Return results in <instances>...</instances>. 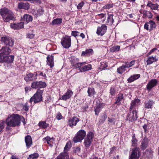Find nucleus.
<instances>
[{"label":"nucleus","mask_w":159,"mask_h":159,"mask_svg":"<svg viewBox=\"0 0 159 159\" xmlns=\"http://www.w3.org/2000/svg\"><path fill=\"white\" fill-rule=\"evenodd\" d=\"M22 118L23 117L22 116L17 114H13L8 116L6 120V123L7 126L15 127L20 125V121Z\"/></svg>","instance_id":"1"},{"label":"nucleus","mask_w":159,"mask_h":159,"mask_svg":"<svg viewBox=\"0 0 159 159\" xmlns=\"http://www.w3.org/2000/svg\"><path fill=\"white\" fill-rule=\"evenodd\" d=\"M157 50V48H154L151 49L147 55L148 57L146 62L147 65H150L154 62H156L158 61V59L156 56V53L155 52Z\"/></svg>","instance_id":"2"},{"label":"nucleus","mask_w":159,"mask_h":159,"mask_svg":"<svg viewBox=\"0 0 159 159\" xmlns=\"http://www.w3.org/2000/svg\"><path fill=\"white\" fill-rule=\"evenodd\" d=\"M43 90H38L37 92L32 97L30 100V102L32 103L34 102V103H36L42 100Z\"/></svg>","instance_id":"3"},{"label":"nucleus","mask_w":159,"mask_h":159,"mask_svg":"<svg viewBox=\"0 0 159 159\" xmlns=\"http://www.w3.org/2000/svg\"><path fill=\"white\" fill-rule=\"evenodd\" d=\"M138 118L137 115V111L136 110H132L130 111L129 109V111L127 114L126 121H128L129 122H133L136 120Z\"/></svg>","instance_id":"4"},{"label":"nucleus","mask_w":159,"mask_h":159,"mask_svg":"<svg viewBox=\"0 0 159 159\" xmlns=\"http://www.w3.org/2000/svg\"><path fill=\"white\" fill-rule=\"evenodd\" d=\"M14 56L13 55L8 56L3 53H0V62H6L11 63L13 62Z\"/></svg>","instance_id":"5"},{"label":"nucleus","mask_w":159,"mask_h":159,"mask_svg":"<svg viewBox=\"0 0 159 159\" xmlns=\"http://www.w3.org/2000/svg\"><path fill=\"white\" fill-rule=\"evenodd\" d=\"M86 135L85 131L84 130H79L74 138L73 140L75 143L81 142Z\"/></svg>","instance_id":"6"},{"label":"nucleus","mask_w":159,"mask_h":159,"mask_svg":"<svg viewBox=\"0 0 159 159\" xmlns=\"http://www.w3.org/2000/svg\"><path fill=\"white\" fill-rule=\"evenodd\" d=\"M61 43L64 48H68L71 46V39L70 36H66L63 37L61 39Z\"/></svg>","instance_id":"7"},{"label":"nucleus","mask_w":159,"mask_h":159,"mask_svg":"<svg viewBox=\"0 0 159 159\" xmlns=\"http://www.w3.org/2000/svg\"><path fill=\"white\" fill-rule=\"evenodd\" d=\"M93 137L94 134L92 132H89L88 133L86 137L84 140V144L85 147L87 148L89 147Z\"/></svg>","instance_id":"8"},{"label":"nucleus","mask_w":159,"mask_h":159,"mask_svg":"<svg viewBox=\"0 0 159 159\" xmlns=\"http://www.w3.org/2000/svg\"><path fill=\"white\" fill-rule=\"evenodd\" d=\"M140 155L139 148L135 147L132 149L129 158L130 159H138L139 158Z\"/></svg>","instance_id":"9"},{"label":"nucleus","mask_w":159,"mask_h":159,"mask_svg":"<svg viewBox=\"0 0 159 159\" xmlns=\"http://www.w3.org/2000/svg\"><path fill=\"white\" fill-rule=\"evenodd\" d=\"M0 41L4 44L10 47H12L14 45V41L9 37H2L0 38Z\"/></svg>","instance_id":"10"},{"label":"nucleus","mask_w":159,"mask_h":159,"mask_svg":"<svg viewBox=\"0 0 159 159\" xmlns=\"http://www.w3.org/2000/svg\"><path fill=\"white\" fill-rule=\"evenodd\" d=\"M46 86V83L42 81H34L32 83L31 85L32 88L34 89L43 88Z\"/></svg>","instance_id":"11"},{"label":"nucleus","mask_w":159,"mask_h":159,"mask_svg":"<svg viewBox=\"0 0 159 159\" xmlns=\"http://www.w3.org/2000/svg\"><path fill=\"white\" fill-rule=\"evenodd\" d=\"M156 26V24L153 21L150 20L148 22L145 23L144 25V28L147 30H149L151 31L154 29Z\"/></svg>","instance_id":"12"},{"label":"nucleus","mask_w":159,"mask_h":159,"mask_svg":"<svg viewBox=\"0 0 159 159\" xmlns=\"http://www.w3.org/2000/svg\"><path fill=\"white\" fill-rule=\"evenodd\" d=\"M37 74L36 72L26 74L24 77L25 80L26 82L32 81L37 79Z\"/></svg>","instance_id":"13"},{"label":"nucleus","mask_w":159,"mask_h":159,"mask_svg":"<svg viewBox=\"0 0 159 159\" xmlns=\"http://www.w3.org/2000/svg\"><path fill=\"white\" fill-rule=\"evenodd\" d=\"M107 26L105 24L102 25L101 26L98 27L96 33L98 35L102 36L106 32Z\"/></svg>","instance_id":"14"},{"label":"nucleus","mask_w":159,"mask_h":159,"mask_svg":"<svg viewBox=\"0 0 159 159\" xmlns=\"http://www.w3.org/2000/svg\"><path fill=\"white\" fill-rule=\"evenodd\" d=\"M158 82L155 79H152L148 83L146 86V88L147 90L149 91L153 87L156 86Z\"/></svg>","instance_id":"15"},{"label":"nucleus","mask_w":159,"mask_h":159,"mask_svg":"<svg viewBox=\"0 0 159 159\" xmlns=\"http://www.w3.org/2000/svg\"><path fill=\"white\" fill-rule=\"evenodd\" d=\"M73 94V92L72 91L68 89L66 93L63 95L62 97L60 98V99L66 101L67 100L69 99L72 96Z\"/></svg>","instance_id":"16"},{"label":"nucleus","mask_w":159,"mask_h":159,"mask_svg":"<svg viewBox=\"0 0 159 159\" xmlns=\"http://www.w3.org/2000/svg\"><path fill=\"white\" fill-rule=\"evenodd\" d=\"M12 11L6 8H3L0 9V14L3 19Z\"/></svg>","instance_id":"17"},{"label":"nucleus","mask_w":159,"mask_h":159,"mask_svg":"<svg viewBox=\"0 0 159 159\" xmlns=\"http://www.w3.org/2000/svg\"><path fill=\"white\" fill-rule=\"evenodd\" d=\"M43 141L44 143H47L50 146L52 147L54 142V139L48 136L43 138Z\"/></svg>","instance_id":"18"},{"label":"nucleus","mask_w":159,"mask_h":159,"mask_svg":"<svg viewBox=\"0 0 159 159\" xmlns=\"http://www.w3.org/2000/svg\"><path fill=\"white\" fill-rule=\"evenodd\" d=\"M78 118L74 117L70 118L68 121V124L71 127H73L76 125L77 123L79 121Z\"/></svg>","instance_id":"19"},{"label":"nucleus","mask_w":159,"mask_h":159,"mask_svg":"<svg viewBox=\"0 0 159 159\" xmlns=\"http://www.w3.org/2000/svg\"><path fill=\"white\" fill-rule=\"evenodd\" d=\"M54 56L53 55H48L47 57V64L51 68L54 66Z\"/></svg>","instance_id":"20"},{"label":"nucleus","mask_w":159,"mask_h":159,"mask_svg":"<svg viewBox=\"0 0 159 159\" xmlns=\"http://www.w3.org/2000/svg\"><path fill=\"white\" fill-rule=\"evenodd\" d=\"M148 142V139L147 137H145L142 141L140 145V148L142 150L145 149L147 147Z\"/></svg>","instance_id":"21"},{"label":"nucleus","mask_w":159,"mask_h":159,"mask_svg":"<svg viewBox=\"0 0 159 159\" xmlns=\"http://www.w3.org/2000/svg\"><path fill=\"white\" fill-rule=\"evenodd\" d=\"M18 7L19 9L28 10L30 7V4L28 3L19 2Z\"/></svg>","instance_id":"22"},{"label":"nucleus","mask_w":159,"mask_h":159,"mask_svg":"<svg viewBox=\"0 0 159 159\" xmlns=\"http://www.w3.org/2000/svg\"><path fill=\"white\" fill-rule=\"evenodd\" d=\"M11 28L14 30H18L23 28L24 27V23L21 22L17 24H11Z\"/></svg>","instance_id":"23"},{"label":"nucleus","mask_w":159,"mask_h":159,"mask_svg":"<svg viewBox=\"0 0 159 159\" xmlns=\"http://www.w3.org/2000/svg\"><path fill=\"white\" fill-rule=\"evenodd\" d=\"M3 20L5 22H8L10 20H14L15 18L14 16V13L12 11L9 14H8Z\"/></svg>","instance_id":"24"},{"label":"nucleus","mask_w":159,"mask_h":159,"mask_svg":"<svg viewBox=\"0 0 159 159\" xmlns=\"http://www.w3.org/2000/svg\"><path fill=\"white\" fill-rule=\"evenodd\" d=\"M25 141L27 148H29L32 144V138L30 135H28L25 137Z\"/></svg>","instance_id":"25"},{"label":"nucleus","mask_w":159,"mask_h":159,"mask_svg":"<svg viewBox=\"0 0 159 159\" xmlns=\"http://www.w3.org/2000/svg\"><path fill=\"white\" fill-rule=\"evenodd\" d=\"M140 100L138 99H136L132 101L131 104V106L129 108L130 111L132 110H136L135 108L137 105L139 104Z\"/></svg>","instance_id":"26"},{"label":"nucleus","mask_w":159,"mask_h":159,"mask_svg":"<svg viewBox=\"0 0 159 159\" xmlns=\"http://www.w3.org/2000/svg\"><path fill=\"white\" fill-rule=\"evenodd\" d=\"M105 105V104L103 103L97 104L94 110L95 114L96 115H98L101 111V108H102Z\"/></svg>","instance_id":"27"},{"label":"nucleus","mask_w":159,"mask_h":159,"mask_svg":"<svg viewBox=\"0 0 159 159\" xmlns=\"http://www.w3.org/2000/svg\"><path fill=\"white\" fill-rule=\"evenodd\" d=\"M22 20L23 21H25L27 23H28L32 21L33 18L31 16L26 14L24 15L22 17Z\"/></svg>","instance_id":"28"},{"label":"nucleus","mask_w":159,"mask_h":159,"mask_svg":"<svg viewBox=\"0 0 159 159\" xmlns=\"http://www.w3.org/2000/svg\"><path fill=\"white\" fill-rule=\"evenodd\" d=\"M1 53L9 56V54L11 52V50L9 47L6 46L3 47L1 50Z\"/></svg>","instance_id":"29"},{"label":"nucleus","mask_w":159,"mask_h":159,"mask_svg":"<svg viewBox=\"0 0 159 159\" xmlns=\"http://www.w3.org/2000/svg\"><path fill=\"white\" fill-rule=\"evenodd\" d=\"M147 6L152 10H157L158 8L159 5L157 3L153 4L151 1H148Z\"/></svg>","instance_id":"30"},{"label":"nucleus","mask_w":159,"mask_h":159,"mask_svg":"<svg viewBox=\"0 0 159 159\" xmlns=\"http://www.w3.org/2000/svg\"><path fill=\"white\" fill-rule=\"evenodd\" d=\"M154 103L153 101L150 100H146L144 102V107L147 109L152 108L153 104Z\"/></svg>","instance_id":"31"},{"label":"nucleus","mask_w":159,"mask_h":159,"mask_svg":"<svg viewBox=\"0 0 159 159\" xmlns=\"http://www.w3.org/2000/svg\"><path fill=\"white\" fill-rule=\"evenodd\" d=\"M140 76V74H135L131 76L128 80V83H131L134 80L138 79Z\"/></svg>","instance_id":"32"},{"label":"nucleus","mask_w":159,"mask_h":159,"mask_svg":"<svg viewBox=\"0 0 159 159\" xmlns=\"http://www.w3.org/2000/svg\"><path fill=\"white\" fill-rule=\"evenodd\" d=\"M57 159H69V156L66 152H62L57 157Z\"/></svg>","instance_id":"33"},{"label":"nucleus","mask_w":159,"mask_h":159,"mask_svg":"<svg viewBox=\"0 0 159 159\" xmlns=\"http://www.w3.org/2000/svg\"><path fill=\"white\" fill-rule=\"evenodd\" d=\"M93 53V49L89 48L86 49L85 51H83L82 53V55L88 56L92 55Z\"/></svg>","instance_id":"34"},{"label":"nucleus","mask_w":159,"mask_h":159,"mask_svg":"<svg viewBox=\"0 0 159 159\" xmlns=\"http://www.w3.org/2000/svg\"><path fill=\"white\" fill-rule=\"evenodd\" d=\"M92 68L91 65L88 64L84 66H82L80 68V71L81 72H85L91 70Z\"/></svg>","instance_id":"35"},{"label":"nucleus","mask_w":159,"mask_h":159,"mask_svg":"<svg viewBox=\"0 0 159 159\" xmlns=\"http://www.w3.org/2000/svg\"><path fill=\"white\" fill-rule=\"evenodd\" d=\"M113 15L112 14H109L108 15L107 21L106 23L108 24V25H111L114 22V20L113 19Z\"/></svg>","instance_id":"36"},{"label":"nucleus","mask_w":159,"mask_h":159,"mask_svg":"<svg viewBox=\"0 0 159 159\" xmlns=\"http://www.w3.org/2000/svg\"><path fill=\"white\" fill-rule=\"evenodd\" d=\"M143 18H145L148 17L149 18H151L153 15L152 13L149 11H147V10H144L143 11Z\"/></svg>","instance_id":"37"},{"label":"nucleus","mask_w":159,"mask_h":159,"mask_svg":"<svg viewBox=\"0 0 159 159\" xmlns=\"http://www.w3.org/2000/svg\"><path fill=\"white\" fill-rule=\"evenodd\" d=\"M127 67L125 66V64L122 65L117 69V72L120 74H122L125 70V68Z\"/></svg>","instance_id":"38"},{"label":"nucleus","mask_w":159,"mask_h":159,"mask_svg":"<svg viewBox=\"0 0 159 159\" xmlns=\"http://www.w3.org/2000/svg\"><path fill=\"white\" fill-rule=\"evenodd\" d=\"M39 125L42 128L45 129L49 126V125L47 124L45 121H41L39 123Z\"/></svg>","instance_id":"39"},{"label":"nucleus","mask_w":159,"mask_h":159,"mask_svg":"<svg viewBox=\"0 0 159 159\" xmlns=\"http://www.w3.org/2000/svg\"><path fill=\"white\" fill-rule=\"evenodd\" d=\"M62 19L61 18H56L53 20L52 21V25H59L62 22Z\"/></svg>","instance_id":"40"},{"label":"nucleus","mask_w":159,"mask_h":159,"mask_svg":"<svg viewBox=\"0 0 159 159\" xmlns=\"http://www.w3.org/2000/svg\"><path fill=\"white\" fill-rule=\"evenodd\" d=\"M87 92L88 96L90 97L93 96L95 93L94 89L92 88H89Z\"/></svg>","instance_id":"41"},{"label":"nucleus","mask_w":159,"mask_h":159,"mask_svg":"<svg viewBox=\"0 0 159 159\" xmlns=\"http://www.w3.org/2000/svg\"><path fill=\"white\" fill-rule=\"evenodd\" d=\"M120 46L118 45H115L110 48V51L111 52H117L120 50Z\"/></svg>","instance_id":"42"},{"label":"nucleus","mask_w":159,"mask_h":159,"mask_svg":"<svg viewBox=\"0 0 159 159\" xmlns=\"http://www.w3.org/2000/svg\"><path fill=\"white\" fill-rule=\"evenodd\" d=\"M132 146L133 147H136L137 145L138 140L136 139L134 135H133L132 137Z\"/></svg>","instance_id":"43"},{"label":"nucleus","mask_w":159,"mask_h":159,"mask_svg":"<svg viewBox=\"0 0 159 159\" xmlns=\"http://www.w3.org/2000/svg\"><path fill=\"white\" fill-rule=\"evenodd\" d=\"M135 61V60H134L129 62H125V64L126 67H127V68H129L132 67L134 65Z\"/></svg>","instance_id":"44"},{"label":"nucleus","mask_w":159,"mask_h":159,"mask_svg":"<svg viewBox=\"0 0 159 159\" xmlns=\"http://www.w3.org/2000/svg\"><path fill=\"white\" fill-rule=\"evenodd\" d=\"M86 64V62H83L81 63H78L74 65V66L75 68H78L79 70L80 71V68L84 65Z\"/></svg>","instance_id":"45"},{"label":"nucleus","mask_w":159,"mask_h":159,"mask_svg":"<svg viewBox=\"0 0 159 159\" xmlns=\"http://www.w3.org/2000/svg\"><path fill=\"white\" fill-rule=\"evenodd\" d=\"M39 156V155L37 153H34L30 155L28 157V159H37Z\"/></svg>","instance_id":"46"},{"label":"nucleus","mask_w":159,"mask_h":159,"mask_svg":"<svg viewBox=\"0 0 159 159\" xmlns=\"http://www.w3.org/2000/svg\"><path fill=\"white\" fill-rule=\"evenodd\" d=\"M71 147V143L70 142H68L67 143L66 145L64 148V152H66L67 151H69Z\"/></svg>","instance_id":"47"},{"label":"nucleus","mask_w":159,"mask_h":159,"mask_svg":"<svg viewBox=\"0 0 159 159\" xmlns=\"http://www.w3.org/2000/svg\"><path fill=\"white\" fill-rule=\"evenodd\" d=\"M123 98V95L122 93H119L118 95L117 99L115 102V103H119Z\"/></svg>","instance_id":"48"},{"label":"nucleus","mask_w":159,"mask_h":159,"mask_svg":"<svg viewBox=\"0 0 159 159\" xmlns=\"http://www.w3.org/2000/svg\"><path fill=\"white\" fill-rule=\"evenodd\" d=\"M5 126V122L3 120L0 121V132L2 131Z\"/></svg>","instance_id":"49"},{"label":"nucleus","mask_w":159,"mask_h":159,"mask_svg":"<svg viewBox=\"0 0 159 159\" xmlns=\"http://www.w3.org/2000/svg\"><path fill=\"white\" fill-rule=\"evenodd\" d=\"M113 4H108L105 5L103 7V9H109L112 8L113 7Z\"/></svg>","instance_id":"50"},{"label":"nucleus","mask_w":159,"mask_h":159,"mask_svg":"<svg viewBox=\"0 0 159 159\" xmlns=\"http://www.w3.org/2000/svg\"><path fill=\"white\" fill-rule=\"evenodd\" d=\"M44 12V10L43 8L41 7L37 11V14L39 16L42 15Z\"/></svg>","instance_id":"51"},{"label":"nucleus","mask_w":159,"mask_h":159,"mask_svg":"<svg viewBox=\"0 0 159 159\" xmlns=\"http://www.w3.org/2000/svg\"><path fill=\"white\" fill-rule=\"evenodd\" d=\"M37 74V75H39L42 78L45 79L46 77V76L45 73H43V72L41 71L38 72V73H36Z\"/></svg>","instance_id":"52"},{"label":"nucleus","mask_w":159,"mask_h":159,"mask_svg":"<svg viewBox=\"0 0 159 159\" xmlns=\"http://www.w3.org/2000/svg\"><path fill=\"white\" fill-rule=\"evenodd\" d=\"M107 66V65L106 63L105 62H102L101 63V65L100 67L101 68L102 70L106 68Z\"/></svg>","instance_id":"53"},{"label":"nucleus","mask_w":159,"mask_h":159,"mask_svg":"<svg viewBox=\"0 0 159 159\" xmlns=\"http://www.w3.org/2000/svg\"><path fill=\"white\" fill-rule=\"evenodd\" d=\"M84 2L83 1H82L81 2H80V3L77 6V8L78 9H81L82 7L84 6Z\"/></svg>","instance_id":"54"},{"label":"nucleus","mask_w":159,"mask_h":159,"mask_svg":"<svg viewBox=\"0 0 159 159\" xmlns=\"http://www.w3.org/2000/svg\"><path fill=\"white\" fill-rule=\"evenodd\" d=\"M80 33L76 31H72L71 32V35L75 37L79 35Z\"/></svg>","instance_id":"55"},{"label":"nucleus","mask_w":159,"mask_h":159,"mask_svg":"<svg viewBox=\"0 0 159 159\" xmlns=\"http://www.w3.org/2000/svg\"><path fill=\"white\" fill-rule=\"evenodd\" d=\"M29 109V106L27 103H26L24 106L23 109L25 111H27Z\"/></svg>","instance_id":"56"},{"label":"nucleus","mask_w":159,"mask_h":159,"mask_svg":"<svg viewBox=\"0 0 159 159\" xmlns=\"http://www.w3.org/2000/svg\"><path fill=\"white\" fill-rule=\"evenodd\" d=\"M34 36V34H27V37L29 39H32Z\"/></svg>","instance_id":"57"},{"label":"nucleus","mask_w":159,"mask_h":159,"mask_svg":"<svg viewBox=\"0 0 159 159\" xmlns=\"http://www.w3.org/2000/svg\"><path fill=\"white\" fill-rule=\"evenodd\" d=\"M56 118L58 120H60L62 118V116L60 112L58 113L56 116Z\"/></svg>","instance_id":"58"},{"label":"nucleus","mask_w":159,"mask_h":159,"mask_svg":"<svg viewBox=\"0 0 159 159\" xmlns=\"http://www.w3.org/2000/svg\"><path fill=\"white\" fill-rule=\"evenodd\" d=\"M115 93V90L114 88H111L110 89V93L111 95H113Z\"/></svg>","instance_id":"59"},{"label":"nucleus","mask_w":159,"mask_h":159,"mask_svg":"<svg viewBox=\"0 0 159 159\" xmlns=\"http://www.w3.org/2000/svg\"><path fill=\"white\" fill-rule=\"evenodd\" d=\"M41 2L40 0H32L31 3H37L38 4H40Z\"/></svg>","instance_id":"60"},{"label":"nucleus","mask_w":159,"mask_h":159,"mask_svg":"<svg viewBox=\"0 0 159 159\" xmlns=\"http://www.w3.org/2000/svg\"><path fill=\"white\" fill-rule=\"evenodd\" d=\"M31 90V88L30 87H26L25 88V90L26 93H27L28 91H30Z\"/></svg>","instance_id":"61"},{"label":"nucleus","mask_w":159,"mask_h":159,"mask_svg":"<svg viewBox=\"0 0 159 159\" xmlns=\"http://www.w3.org/2000/svg\"><path fill=\"white\" fill-rule=\"evenodd\" d=\"M148 125L146 124H145L143 126V129L144 130V132H146L147 131H148Z\"/></svg>","instance_id":"62"},{"label":"nucleus","mask_w":159,"mask_h":159,"mask_svg":"<svg viewBox=\"0 0 159 159\" xmlns=\"http://www.w3.org/2000/svg\"><path fill=\"white\" fill-rule=\"evenodd\" d=\"M80 148L78 147L76 148L75 150V151L76 153H78L80 151Z\"/></svg>","instance_id":"63"},{"label":"nucleus","mask_w":159,"mask_h":159,"mask_svg":"<svg viewBox=\"0 0 159 159\" xmlns=\"http://www.w3.org/2000/svg\"><path fill=\"white\" fill-rule=\"evenodd\" d=\"M108 119V121L111 123H113L114 120V118H111L110 119L109 118Z\"/></svg>","instance_id":"64"}]
</instances>
